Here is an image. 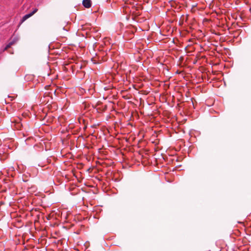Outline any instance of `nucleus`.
<instances>
[{
    "instance_id": "f03ea898",
    "label": "nucleus",
    "mask_w": 251,
    "mask_h": 251,
    "mask_svg": "<svg viewBox=\"0 0 251 251\" xmlns=\"http://www.w3.org/2000/svg\"><path fill=\"white\" fill-rule=\"evenodd\" d=\"M82 4L85 8H90L91 6V0H83Z\"/></svg>"
},
{
    "instance_id": "39448f33",
    "label": "nucleus",
    "mask_w": 251,
    "mask_h": 251,
    "mask_svg": "<svg viewBox=\"0 0 251 251\" xmlns=\"http://www.w3.org/2000/svg\"><path fill=\"white\" fill-rule=\"evenodd\" d=\"M210 113L211 114H214V113H219V111L218 110V109H214V108H212L210 110Z\"/></svg>"
},
{
    "instance_id": "423d86ee",
    "label": "nucleus",
    "mask_w": 251,
    "mask_h": 251,
    "mask_svg": "<svg viewBox=\"0 0 251 251\" xmlns=\"http://www.w3.org/2000/svg\"><path fill=\"white\" fill-rule=\"evenodd\" d=\"M38 11V9L37 8H34L33 11L29 13L31 15V16L33 15L35 13H36Z\"/></svg>"
},
{
    "instance_id": "6e6552de",
    "label": "nucleus",
    "mask_w": 251,
    "mask_h": 251,
    "mask_svg": "<svg viewBox=\"0 0 251 251\" xmlns=\"http://www.w3.org/2000/svg\"><path fill=\"white\" fill-rule=\"evenodd\" d=\"M222 61H225V62H231L230 60H226L225 58H223V57H222Z\"/></svg>"
},
{
    "instance_id": "20e7f679",
    "label": "nucleus",
    "mask_w": 251,
    "mask_h": 251,
    "mask_svg": "<svg viewBox=\"0 0 251 251\" xmlns=\"http://www.w3.org/2000/svg\"><path fill=\"white\" fill-rule=\"evenodd\" d=\"M14 44V41H12L11 40L9 41V42L6 45V46L4 48V50H7L8 48H10L12 45Z\"/></svg>"
},
{
    "instance_id": "1a4fd4ad",
    "label": "nucleus",
    "mask_w": 251,
    "mask_h": 251,
    "mask_svg": "<svg viewBox=\"0 0 251 251\" xmlns=\"http://www.w3.org/2000/svg\"><path fill=\"white\" fill-rule=\"evenodd\" d=\"M79 64V66H78V67H79V69H81L82 68V64Z\"/></svg>"
},
{
    "instance_id": "0eeeda50",
    "label": "nucleus",
    "mask_w": 251,
    "mask_h": 251,
    "mask_svg": "<svg viewBox=\"0 0 251 251\" xmlns=\"http://www.w3.org/2000/svg\"><path fill=\"white\" fill-rule=\"evenodd\" d=\"M12 41H14V44L17 42L18 40V38L17 37H14L13 39H11Z\"/></svg>"
},
{
    "instance_id": "9d476101",
    "label": "nucleus",
    "mask_w": 251,
    "mask_h": 251,
    "mask_svg": "<svg viewBox=\"0 0 251 251\" xmlns=\"http://www.w3.org/2000/svg\"><path fill=\"white\" fill-rule=\"evenodd\" d=\"M142 66L144 67V68H143V69L144 70H145V69H146V67H145V66H144V64H142Z\"/></svg>"
},
{
    "instance_id": "9b49d317",
    "label": "nucleus",
    "mask_w": 251,
    "mask_h": 251,
    "mask_svg": "<svg viewBox=\"0 0 251 251\" xmlns=\"http://www.w3.org/2000/svg\"><path fill=\"white\" fill-rule=\"evenodd\" d=\"M223 17H221V21H223ZM222 22H223V21H222Z\"/></svg>"
},
{
    "instance_id": "4468645a",
    "label": "nucleus",
    "mask_w": 251,
    "mask_h": 251,
    "mask_svg": "<svg viewBox=\"0 0 251 251\" xmlns=\"http://www.w3.org/2000/svg\"><path fill=\"white\" fill-rule=\"evenodd\" d=\"M119 66V63H118V67Z\"/></svg>"
},
{
    "instance_id": "f257e3e1",
    "label": "nucleus",
    "mask_w": 251,
    "mask_h": 251,
    "mask_svg": "<svg viewBox=\"0 0 251 251\" xmlns=\"http://www.w3.org/2000/svg\"><path fill=\"white\" fill-rule=\"evenodd\" d=\"M70 64H68V63H66V64H63L62 65V69L65 71H68L69 70H72L73 72H74L75 71V67L74 66H70Z\"/></svg>"
},
{
    "instance_id": "2eb2a0df",
    "label": "nucleus",
    "mask_w": 251,
    "mask_h": 251,
    "mask_svg": "<svg viewBox=\"0 0 251 251\" xmlns=\"http://www.w3.org/2000/svg\"><path fill=\"white\" fill-rule=\"evenodd\" d=\"M214 64V65H217L218 64H217V63H215V64Z\"/></svg>"
},
{
    "instance_id": "7ed1b4c3",
    "label": "nucleus",
    "mask_w": 251,
    "mask_h": 251,
    "mask_svg": "<svg viewBox=\"0 0 251 251\" xmlns=\"http://www.w3.org/2000/svg\"><path fill=\"white\" fill-rule=\"evenodd\" d=\"M31 15L30 13H28L24 15L21 19L20 24H22L23 22L26 21L27 19L31 17Z\"/></svg>"
},
{
    "instance_id": "ddd939ff",
    "label": "nucleus",
    "mask_w": 251,
    "mask_h": 251,
    "mask_svg": "<svg viewBox=\"0 0 251 251\" xmlns=\"http://www.w3.org/2000/svg\"><path fill=\"white\" fill-rule=\"evenodd\" d=\"M119 66V63H118V67Z\"/></svg>"
},
{
    "instance_id": "f8f14e48",
    "label": "nucleus",
    "mask_w": 251,
    "mask_h": 251,
    "mask_svg": "<svg viewBox=\"0 0 251 251\" xmlns=\"http://www.w3.org/2000/svg\"><path fill=\"white\" fill-rule=\"evenodd\" d=\"M176 73L177 74H179V73H180L178 72V70L176 72Z\"/></svg>"
}]
</instances>
